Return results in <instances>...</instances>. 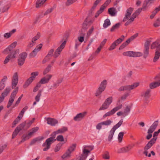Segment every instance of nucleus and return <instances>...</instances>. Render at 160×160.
Masks as SVG:
<instances>
[{
	"label": "nucleus",
	"instance_id": "8",
	"mask_svg": "<svg viewBox=\"0 0 160 160\" xmlns=\"http://www.w3.org/2000/svg\"><path fill=\"white\" fill-rule=\"evenodd\" d=\"M25 124L24 122H22L17 127L12 133V138H15L19 132L23 129L25 126Z\"/></svg>",
	"mask_w": 160,
	"mask_h": 160
},
{
	"label": "nucleus",
	"instance_id": "15",
	"mask_svg": "<svg viewBox=\"0 0 160 160\" xmlns=\"http://www.w3.org/2000/svg\"><path fill=\"white\" fill-rule=\"evenodd\" d=\"M86 114V112L80 113L77 114L73 118V120L76 121H79L82 119Z\"/></svg>",
	"mask_w": 160,
	"mask_h": 160
},
{
	"label": "nucleus",
	"instance_id": "56",
	"mask_svg": "<svg viewBox=\"0 0 160 160\" xmlns=\"http://www.w3.org/2000/svg\"><path fill=\"white\" fill-rule=\"evenodd\" d=\"M142 55V54L141 52H134V57H140Z\"/></svg>",
	"mask_w": 160,
	"mask_h": 160
},
{
	"label": "nucleus",
	"instance_id": "17",
	"mask_svg": "<svg viewBox=\"0 0 160 160\" xmlns=\"http://www.w3.org/2000/svg\"><path fill=\"white\" fill-rule=\"evenodd\" d=\"M45 119H46V118ZM46 119L47 124L52 126H54L58 123L57 120L53 118H46Z\"/></svg>",
	"mask_w": 160,
	"mask_h": 160
},
{
	"label": "nucleus",
	"instance_id": "33",
	"mask_svg": "<svg viewBox=\"0 0 160 160\" xmlns=\"http://www.w3.org/2000/svg\"><path fill=\"white\" fill-rule=\"evenodd\" d=\"M120 23L119 22L116 24L114 25L110 29V31L113 32L115 30L118 29L120 25Z\"/></svg>",
	"mask_w": 160,
	"mask_h": 160
},
{
	"label": "nucleus",
	"instance_id": "26",
	"mask_svg": "<svg viewBox=\"0 0 160 160\" xmlns=\"http://www.w3.org/2000/svg\"><path fill=\"white\" fill-rule=\"evenodd\" d=\"M160 57V51H156L155 56L153 59V62H156Z\"/></svg>",
	"mask_w": 160,
	"mask_h": 160
},
{
	"label": "nucleus",
	"instance_id": "41",
	"mask_svg": "<svg viewBox=\"0 0 160 160\" xmlns=\"http://www.w3.org/2000/svg\"><path fill=\"white\" fill-rule=\"evenodd\" d=\"M38 129L39 128L38 127H35L32 128L30 130L31 132L28 133L29 135L31 136L33 134L36 132Z\"/></svg>",
	"mask_w": 160,
	"mask_h": 160
},
{
	"label": "nucleus",
	"instance_id": "57",
	"mask_svg": "<svg viewBox=\"0 0 160 160\" xmlns=\"http://www.w3.org/2000/svg\"><path fill=\"white\" fill-rule=\"evenodd\" d=\"M50 58L51 57H49V56L47 55L43 60L42 61V63L44 64L45 63L47 62L48 61L50 60Z\"/></svg>",
	"mask_w": 160,
	"mask_h": 160
},
{
	"label": "nucleus",
	"instance_id": "64",
	"mask_svg": "<svg viewBox=\"0 0 160 160\" xmlns=\"http://www.w3.org/2000/svg\"><path fill=\"white\" fill-rule=\"evenodd\" d=\"M12 35V33H6L4 35V37L6 38H8L10 37Z\"/></svg>",
	"mask_w": 160,
	"mask_h": 160
},
{
	"label": "nucleus",
	"instance_id": "43",
	"mask_svg": "<svg viewBox=\"0 0 160 160\" xmlns=\"http://www.w3.org/2000/svg\"><path fill=\"white\" fill-rule=\"evenodd\" d=\"M46 0H38L36 2V8H38L40 5L43 4Z\"/></svg>",
	"mask_w": 160,
	"mask_h": 160
},
{
	"label": "nucleus",
	"instance_id": "23",
	"mask_svg": "<svg viewBox=\"0 0 160 160\" xmlns=\"http://www.w3.org/2000/svg\"><path fill=\"white\" fill-rule=\"evenodd\" d=\"M108 12L109 14L112 16H115L116 14V9L113 7L109 8Z\"/></svg>",
	"mask_w": 160,
	"mask_h": 160
},
{
	"label": "nucleus",
	"instance_id": "62",
	"mask_svg": "<svg viewBox=\"0 0 160 160\" xmlns=\"http://www.w3.org/2000/svg\"><path fill=\"white\" fill-rule=\"evenodd\" d=\"M54 52V49H52L49 51L48 54V55L49 56V57H51L53 55V53Z\"/></svg>",
	"mask_w": 160,
	"mask_h": 160
},
{
	"label": "nucleus",
	"instance_id": "1",
	"mask_svg": "<svg viewBox=\"0 0 160 160\" xmlns=\"http://www.w3.org/2000/svg\"><path fill=\"white\" fill-rule=\"evenodd\" d=\"M68 130V128L66 127H63L62 128L58 129L57 131L53 132L50 135V138L47 139L44 142L42 146L46 147L43 149V151H45L48 150L50 148L51 145L56 141L55 138L56 134L59 133H62L67 131Z\"/></svg>",
	"mask_w": 160,
	"mask_h": 160
},
{
	"label": "nucleus",
	"instance_id": "51",
	"mask_svg": "<svg viewBox=\"0 0 160 160\" xmlns=\"http://www.w3.org/2000/svg\"><path fill=\"white\" fill-rule=\"evenodd\" d=\"M56 140H57L58 141L63 142L64 141L63 137L62 135H59L58 136Z\"/></svg>",
	"mask_w": 160,
	"mask_h": 160
},
{
	"label": "nucleus",
	"instance_id": "30",
	"mask_svg": "<svg viewBox=\"0 0 160 160\" xmlns=\"http://www.w3.org/2000/svg\"><path fill=\"white\" fill-rule=\"evenodd\" d=\"M35 120V118H33L31 120L28 121V122H26V121L24 122H23L25 123V126L27 128H29L31 124L33 123Z\"/></svg>",
	"mask_w": 160,
	"mask_h": 160
},
{
	"label": "nucleus",
	"instance_id": "11",
	"mask_svg": "<svg viewBox=\"0 0 160 160\" xmlns=\"http://www.w3.org/2000/svg\"><path fill=\"white\" fill-rule=\"evenodd\" d=\"M19 50L18 49L17 50H14V51L11 52V54L10 55H8L4 61V64H7L10 60V58H14L15 57V55L16 54L17 52H18Z\"/></svg>",
	"mask_w": 160,
	"mask_h": 160
},
{
	"label": "nucleus",
	"instance_id": "53",
	"mask_svg": "<svg viewBox=\"0 0 160 160\" xmlns=\"http://www.w3.org/2000/svg\"><path fill=\"white\" fill-rule=\"evenodd\" d=\"M151 41L146 40L145 43L144 47V48H149V46Z\"/></svg>",
	"mask_w": 160,
	"mask_h": 160
},
{
	"label": "nucleus",
	"instance_id": "2",
	"mask_svg": "<svg viewBox=\"0 0 160 160\" xmlns=\"http://www.w3.org/2000/svg\"><path fill=\"white\" fill-rule=\"evenodd\" d=\"M18 75L17 72L15 73L12 80L11 86L12 89H15L11 93L7 107L9 108L12 104L18 90V88L16 87L18 82Z\"/></svg>",
	"mask_w": 160,
	"mask_h": 160
},
{
	"label": "nucleus",
	"instance_id": "37",
	"mask_svg": "<svg viewBox=\"0 0 160 160\" xmlns=\"http://www.w3.org/2000/svg\"><path fill=\"white\" fill-rule=\"evenodd\" d=\"M130 106H128L126 107L125 109L124 110V117L127 116L129 113L130 111Z\"/></svg>",
	"mask_w": 160,
	"mask_h": 160
},
{
	"label": "nucleus",
	"instance_id": "58",
	"mask_svg": "<svg viewBox=\"0 0 160 160\" xmlns=\"http://www.w3.org/2000/svg\"><path fill=\"white\" fill-rule=\"evenodd\" d=\"M111 2V0H107L101 6H103L105 8L109 4L110 2Z\"/></svg>",
	"mask_w": 160,
	"mask_h": 160
},
{
	"label": "nucleus",
	"instance_id": "52",
	"mask_svg": "<svg viewBox=\"0 0 160 160\" xmlns=\"http://www.w3.org/2000/svg\"><path fill=\"white\" fill-rule=\"evenodd\" d=\"M41 95V91H39L37 96L35 97V99L36 101V102H38L40 100V98Z\"/></svg>",
	"mask_w": 160,
	"mask_h": 160
},
{
	"label": "nucleus",
	"instance_id": "46",
	"mask_svg": "<svg viewBox=\"0 0 160 160\" xmlns=\"http://www.w3.org/2000/svg\"><path fill=\"white\" fill-rule=\"evenodd\" d=\"M43 138H36L34 139H33L30 142V145H33L34 143H35L37 141H40L41 140H42Z\"/></svg>",
	"mask_w": 160,
	"mask_h": 160
},
{
	"label": "nucleus",
	"instance_id": "44",
	"mask_svg": "<svg viewBox=\"0 0 160 160\" xmlns=\"http://www.w3.org/2000/svg\"><path fill=\"white\" fill-rule=\"evenodd\" d=\"M23 96V95L22 94L18 98V100L16 102H15V104L12 106V108H14L15 107L17 106L18 105V104L20 103V101H21L22 98V97Z\"/></svg>",
	"mask_w": 160,
	"mask_h": 160
},
{
	"label": "nucleus",
	"instance_id": "5",
	"mask_svg": "<svg viewBox=\"0 0 160 160\" xmlns=\"http://www.w3.org/2000/svg\"><path fill=\"white\" fill-rule=\"evenodd\" d=\"M38 74V72H32L31 75V76L26 81L23 85L24 88H27L35 79L36 77Z\"/></svg>",
	"mask_w": 160,
	"mask_h": 160
},
{
	"label": "nucleus",
	"instance_id": "39",
	"mask_svg": "<svg viewBox=\"0 0 160 160\" xmlns=\"http://www.w3.org/2000/svg\"><path fill=\"white\" fill-rule=\"evenodd\" d=\"M63 143L60 142L58 144L54 149V152H57L60 149L61 147L62 146Z\"/></svg>",
	"mask_w": 160,
	"mask_h": 160
},
{
	"label": "nucleus",
	"instance_id": "34",
	"mask_svg": "<svg viewBox=\"0 0 160 160\" xmlns=\"http://www.w3.org/2000/svg\"><path fill=\"white\" fill-rule=\"evenodd\" d=\"M111 24V22L109 19L108 18L106 19L104 21V22L103 24V27L104 28H106Z\"/></svg>",
	"mask_w": 160,
	"mask_h": 160
},
{
	"label": "nucleus",
	"instance_id": "48",
	"mask_svg": "<svg viewBox=\"0 0 160 160\" xmlns=\"http://www.w3.org/2000/svg\"><path fill=\"white\" fill-rule=\"evenodd\" d=\"M89 24V22H88V18H86L84 21V22L82 25L83 28H86V27Z\"/></svg>",
	"mask_w": 160,
	"mask_h": 160
},
{
	"label": "nucleus",
	"instance_id": "40",
	"mask_svg": "<svg viewBox=\"0 0 160 160\" xmlns=\"http://www.w3.org/2000/svg\"><path fill=\"white\" fill-rule=\"evenodd\" d=\"M51 67L52 66L51 65H48L43 71V75H45L48 73L50 71Z\"/></svg>",
	"mask_w": 160,
	"mask_h": 160
},
{
	"label": "nucleus",
	"instance_id": "29",
	"mask_svg": "<svg viewBox=\"0 0 160 160\" xmlns=\"http://www.w3.org/2000/svg\"><path fill=\"white\" fill-rule=\"evenodd\" d=\"M63 78H59L56 81V82L54 83L53 84V87L55 88H56L59 86V85L61 83L62 81Z\"/></svg>",
	"mask_w": 160,
	"mask_h": 160
},
{
	"label": "nucleus",
	"instance_id": "35",
	"mask_svg": "<svg viewBox=\"0 0 160 160\" xmlns=\"http://www.w3.org/2000/svg\"><path fill=\"white\" fill-rule=\"evenodd\" d=\"M71 154L70 152L67 150L65 153L62 156L61 158L62 159H64L67 158L71 156Z\"/></svg>",
	"mask_w": 160,
	"mask_h": 160
},
{
	"label": "nucleus",
	"instance_id": "25",
	"mask_svg": "<svg viewBox=\"0 0 160 160\" xmlns=\"http://www.w3.org/2000/svg\"><path fill=\"white\" fill-rule=\"evenodd\" d=\"M159 86H160V81L152 83L150 84L149 86L151 89H153Z\"/></svg>",
	"mask_w": 160,
	"mask_h": 160
},
{
	"label": "nucleus",
	"instance_id": "14",
	"mask_svg": "<svg viewBox=\"0 0 160 160\" xmlns=\"http://www.w3.org/2000/svg\"><path fill=\"white\" fill-rule=\"evenodd\" d=\"M52 76L51 74H48L46 76L42 78L40 80V82L42 84L48 83Z\"/></svg>",
	"mask_w": 160,
	"mask_h": 160
},
{
	"label": "nucleus",
	"instance_id": "10",
	"mask_svg": "<svg viewBox=\"0 0 160 160\" xmlns=\"http://www.w3.org/2000/svg\"><path fill=\"white\" fill-rule=\"evenodd\" d=\"M42 44H40L38 45L37 47L32 51L29 55L30 58L35 57L37 55V52L39 51L42 48Z\"/></svg>",
	"mask_w": 160,
	"mask_h": 160
},
{
	"label": "nucleus",
	"instance_id": "21",
	"mask_svg": "<svg viewBox=\"0 0 160 160\" xmlns=\"http://www.w3.org/2000/svg\"><path fill=\"white\" fill-rule=\"evenodd\" d=\"M155 0H145L143 4V8H146L153 3Z\"/></svg>",
	"mask_w": 160,
	"mask_h": 160
},
{
	"label": "nucleus",
	"instance_id": "61",
	"mask_svg": "<svg viewBox=\"0 0 160 160\" xmlns=\"http://www.w3.org/2000/svg\"><path fill=\"white\" fill-rule=\"evenodd\" d=\"M53 9V8H51L50 9H48L46 12L44 13V15H47L48 14L51 13V12H52Z\"/></svg>",
	"mask_w": 160,
	"mask_h": 160
},
{
	"label": "nucleus",
	"instance_id": "24",
	"mask_svg": "<svg viewBox=\"0 0 160 160\" xmlns=\"http://www.w3.org/2000/svg\"><path fill=\"white\" fill-rule=\"evenodd\" d=\"M150 89H148L144 92L142 94L141 96L144 97L146 99L148 98L150 96Z\"/></svg>",
	"mask_w": 160,
	"mask_h": 160
},
{
	"label": "nucleus",
	"instance_id": "6",
	"mask_svg": "<svg viewBox=\"0 0 160 160\" xmlns=\"http://www.w3.org/2000/svg\"><path fill=\"white\" fill-rule=\"evenodd\" d=\"M112 97L108 98L103 103L102 106L99 108V110H104L107 109L112 102Z\"/></svg>",
	"mask_w": 160,
	"mask_h": 160
},
{
	"label": "nucleus",
	"instance_id": "63",
	"mask_svg": "<svg viewBox=\"0 0 160 160\" xmlns=\"http://www.w3.org/2000/svg\"><path fill=\"white\" fill-rule=\"evenodd\" d=\"M76 1H77L76 0H68L66 5H69L75 2Z\"/></svg>",
	"mask_w": 160,
	"mask_h": 160
},
{
	"label": "nucleus",
	"instance_id": "13",
	"mask_svg": "<svg viewBox=\"0 0 160 160\" xmlns=\"http://www.w3.org/2000/svg\"><path fill=\"white\" fill-rule=\"evenodd\" d=\"M133 8L130 7L127 10L125 17L122 20L123 22H125L129 18L131 15V14L133 11Z\"/></svg>",
	"mask_w": 160,
	"mask_h": 160
},
{
	"label": "nucleus",
	"instance_id": "31",
	"mask_svg": "<svg viewBox=\"0 0 160 160\" xmlns=\"http://www.w3.org/2000/svg\"><path fill=\"white\" fill-rule=\"evenodd\" d=\"M102 158L105 159H109L110 158L109 153L107 151H105L103 154L102 155Z\"/></svg>",
	"mask_w": 160,
	"mask_h": 160
},
{
	"label": "nucleus",
	"instance_id": "59",
	"mask_svg": "<svg viewBox=\"0 0 160 160\" xmlns=\"http://www.w3.org/2000/svg\"><path fill=\"white\" fill-rule=\"evenodd\" d=\"M105 9V8L103 6H101L99 10L97 12L99 15L101 13L104 11Z\"/></svg>",
	"mask_w": 160,
	"mask_h": 160
},
{
	"label": "nucleus",
	"instance_id": "36",
	"mask_svg": "<svg viewBox=\"0 0 160 160\" xmlns=\"http://www.w3.org/2000/svg\"><path fill=\"white\" fill-rule=\"evenodd\" d=\"M153 26L155 28L158 27L160 26V17L156 19L153 24Z\"/></svg>",
	"mask_w": 160,
	"mask_h": 160
},
{
	"label": "nucleus",
	"instance_id": "19",
	"mask_svg": "<svg viewBox=\"0 0 160 160\" xmlns=\"http://www.w3.org/2000/svg\"><path fill=\"white\" fill-rule=\"evenodd\" d=\"M131 148L132 147L130 145H128L118 149L117 152L118 153H125L130 151Z\"/></svg>",
	"mask_w": 160,
	"mask_h": 160
},
{
	"label": "nucleus",
	"instance_id": "49",
	"mask_svg": "<svg viewBox=\"0 0 160 160\" xmlns=\"http://www.w3.org/2000/svg\"><path fill=\"white\" fill-rule=\"evenodd\" d=\"M158 121H156L154 122L152 124L151 126L150 127L155 130L158 125Z\"/></svg>",
	"mask_w": 160,
	"mask_h": 160
},
{
	"label": "nucleus",
	"instance_id": "18",
	"mask_svg": "<svg viewBox=\"0 0 160 160\" xmlns=\"http://www.w3.org/2000/svg\"><path fill=\"white\" fill-rule=\"evenodd\" d=\"M155 48H156V51H160V42L158 40L153 42L151 45V49Z\"/></svg>",
	"mask_w": 160,
	"mask_h": 160
},
{
	"label": "nucleus",
	"instance_id": "47",
	"mask_svg": "<svg viewBox=\"0 0 160 160\" xmlns=\"http://www.w3.org/2000/svg\"><path fill=\"white\" fill-rule=\"evenodd\" d=\"M112 122L110 120H107L106 121L102 122L103 125L105 126H108L110 125L112 123Z\"/></svg>",
	"mask_w": 160,
	"mask_h": 160
},
{
	"label": "nucleus",
	"instance_id": "28",
	"mask_svg": "<svg viewBox=\"0 0 160 160\" xmlns=\"http://www.w3.org/2000/svg\"><path fill=\"white\" fill-rule=\"evenodd\" d=\"M122 54L125 56L134 57V52L130 51L125 52L123 53Z\"/></svg>",
	"mask_w": 160,
	"mask_h": 160
},
{
	"label": "nucleus",
	"instance_id": "60",
	"mask_svg": "<svg viewBox=\"0 0 160 160\" xmlns=\"http://www.w3.org/2000/svg\"><path fill=\"white\" fill-rule=\"evenodd\" d=\"M103 125L102 124V122L99 123L96 126V128L97 129L100 130L102 128V125Z\"/></svg>",
	"mask_w": 160,
	"mask_h": 160
},
{
	"label": "nucleus",
	"instance_id": "27",
	"mask_svg": "<svg viewBox=\"0 0 160 160\" xmlns=\"http://www.w3.org/2000/svg\"><path fill=\"white\" fill-rule=\"evenodd\" d=\"M31 136L30 135H29V133L27 135H23L22 137V140L19 142V144H20L24 142L26 140L30 138Z\"/></svg>",
	"mask_w": 160,
	"mask_h": 160
},
{
	"label": "nucleus",
	"instance_id": "12",
	"mask_svg": "<svg viewBox=\"0 0 160 160\" xmlns=\"http://www.w3.org/2000/svg\"><path fill=\"white\" fill-rule=\"evenodd\" d=\"M157 138H153L144 147V150H147L150 149L155 142Z\"/></svg>",
	"mask_w": 160,
	"mask_h": 160
},
{
	"label": "nucleus",
	"instance_id": "50",
	"mask_svg": "<svg viewBox=\"0 0 160 160\" xmlns=\"http://www.w3.org/2000/svg\"><path fill=\"white\" fill-rule=\"evenodd\" d=\"M35 44V42H30L28 45L27 46L26 50V51L29 50V49L32 47Z\"/></svg>",
	"mask_w": 160,
	"mask_h": 160
},
{
	"label": "nucleus",
	"instance_id": "54",
	"mask_svg": "<svg viewBox=\"0 0 160 160\" xmlns=\"http://www.w3.org/2000/svg\"><path fill=\"white\" fill-rule=\"evenodd\" d=\"M122 107V104L119 105V106H117L113 108L112 110L113 112L114 113L115 112H116L119 110L121 109Z\"/></svg>",
	"mask_w": 160,
	"mask_h": 160
},
{
	"label": "nucleus",
	"instance_id": "9",
	"mask_svg": "<svg viewBox=\"0 0 160 160\" xmlns=\"http://www.w3.org/2000/svg\"><path fill=\"white\" fill-rule=\"evenodd\" d=\"M66 41H64L63 42L61 45L60 47H59L56 50L53 55L54 58H57V57H58L59 55H60L61 52L62 51V50L64 48V46L66 44Z\"/></svg>",
	"mask_w": 160,
	"mask_h": 160
},
{
	"label": "nucleus",
	"instance_id": "7",
	"mask_svg": "<svg viewBox=\"0 0 160 160\" xmlns=\"http://www.w3.org/2000/svg\"><path fill=\"white\" fill-rule=\"evenodd\" d=\"M27 56V54L25 52H23L19 54L18 60V63L19 65L21 66L23 64Z\"/></svg>",
	"mask_w": 160,
	"mask_h": 160
},
{
	"label": "nucleus",
	"instance_id": "42",
	"mask_svg": "<svg viewBox=\"0 0 160 160\" xmlns=\"http://www.w3.org/2000/svg\"><path fill=\"white\" fill-rule=\"evenodd\" d=\"M114 114L112 110L110 111L107 112L105 114L103 115V118H105L107 117L111 116Z\"/></svg>",
	"mask_w": 160,
	"mask_h": 160
},
{
	"label": "nucleus",
	"instance_id": "45",
	"mask_svg": "<svg viewBox=\"0 0 160 160\" xmlns=\"http://www.w3.org/2000/svg\"><path fill=\"white\" fill-rule=\"evenodd\" d=\"M124 133L123 132H120L118 136V139L119 142H121L122 141L123 136Z\"/></svg>",
	"mask_w": 160,
	"mask_h": 160
},
{
	"label": "nucleus",
	"instance_id": "4",
	"mask_svg": "<svg viewBox=\"0 0 160 160\" xmlns=\"http://www.w3.org/2000/svg\"><path fill=\"white\" fill-rule=\"evenodd\" d=\"M107 84V81L106 80H103L101 83L99 87L95 93V96H98L101 95L102 93L105 90Z\"/></svg>",
	"mask_w": 160,
	"mask_h": 160
},
{
	"label": "nucleus",
	"instance_id": "16",
	"mask_svg": "<svg viewBox=\"0 0 160 160\" xmlns=\"http://www.w3.org/2000/svg\"><path fill=\"white\" fill-rule=\"evenodd\" d=\"M17 42H14L10 45L4 51L5 53H9L12 52L14 51H12L13 48H15L17 45Z\"/></svg>",
	"mask_w": 160,
	"mask_h": 160
},
{
	"label": "nucleus",
	"instance_id": "20",
	"mask_svg": "<svg viewBox=\"0 0 160 160\" xmlns=\"http://www.w3.org/2000/svg\"><path fill=\"white\" fill-rule=\"evenodd\" d=\"M138 83H134L130 85L124 86V90H130L137 87L139 85Z\"/></svg>",
	"mask_w": 160,
	"mask_h": 160
},
{
	"label": "nucleus",
	"instance_id": "32",
	"mask_svg": "<svg viewBox=\"0 0 160 160\" xmlns=\"http://www.w3.org/2000/svg\"><path fill=\"white\" fill-rule=\"evenodd\" d=\"M76 145L77 144L76 143L73 144L71 146L69 147L68 150V151H70V153H71L72 152H73L75 150L76 148Z\"/></svg>",
	"mask_w": 160,
	"mask_h": 160
},
{
	"label": "nucleus",
	"instance_id": "55",
	"mask_svg": "<svg viewBox=\"0 0 160 160\" xmlns=\"http://www.w3.org/2000/svg\"><path fill=\"white\" fill-rule=\"evenodd\" d=\"M117 46V44L115 43L114 42L111 45L110 48H109V50L111 51L114 49Z\"/></svg>",
	"mask_w": 160,
	"mask_h": 160
},
{
	"label": "nucleus",
	"instance_id": "3",
	"mask_svg": "<svg viewBox=\"0 0 160 160\" xmlns=\"http://www.w3.org/2000/svg\"><path fill=\"white\" fill-rule=\"evenodd\" d=\"M123 122V119H121L119 122L114 125L110 131L108 136V140L109 141H110L112 140L115 130L121 125L122 123Z\"/></svg>",
	"mask_w": 160,
	"mask_h": 160
},
{
	"label": "nucleus",
	"instance_id": "22",
	"mask_svg": "<svg viewBox=\"0 0 160 160\" xmlns=\"http://www.w3.org/2000/svg\"><path fill=\"white\" fill-rule=\"evenodd\" d=\"M11 90V89L10 87H7L1 94L5 97L8 95Z\"/></svg>",
	"mask_w": 160,
	"mask_h": 160
},
{
	"label": "nucleus",
	"instance_id": "38",
	"mask_svg": "<svg viewBox=\"0 0 160 160\" xmlns=\"http://www.w3.org/2000/svg\"><path fill=\"white\" fill-rule=\"evenodd\" d=\"M149 49L144 48L143 51V58L145 59H146L148 55Z\"/></svg>",
	"mask_w": 160,
	"mask_h": 160
}]
</instances>
